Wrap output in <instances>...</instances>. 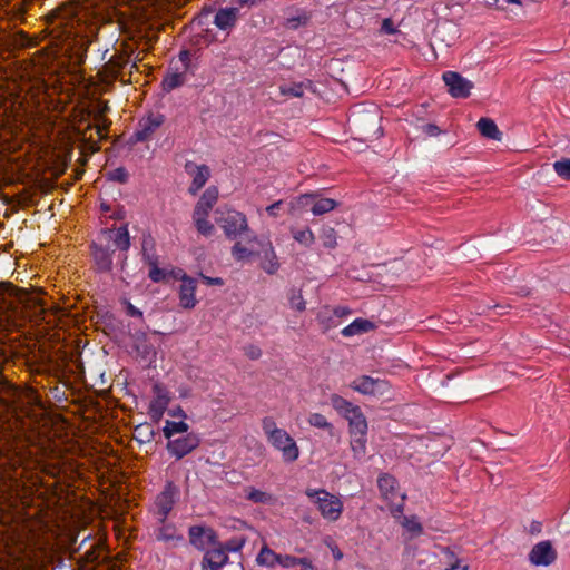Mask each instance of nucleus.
Wrapping results in <instances>:
<instances>
[{
	"mask_svg": "<svg viewBox=\"0 0 570 570\" xmlns=\"http://www.w3.org/2000/svg\"><path fill=\"white\" fill-rule=\"evenodd\" d=\"M0 308L3 312L29 313V317L40 318L45 314V307L40 298L18 288L10 283H6L0 289Z\"/></svg>",
	"mask_w": 570,
	"mask_h": 570,
	"instance_id": "obj_1",
	"label": "nucleus"
},
{
	"mask_svg": "<svg viewBox=\"0 0 570 570\" xmlns=\"http://www.w3.org/2000/svg\"><path fill=\"white\" fill-rule=\"evenodd\" d=\"M381 118L377 107L360 106L351 111L348 124L360 140H375L383 134V129L380 125Z\"/></svg>",
	"mask_w": 570,
	"mask_h": 570,
	"instance_id": "obj_2",
	"label": "nucleus"
},
{
	"mask_svg": "<svg viewBox=\"0 0 570 570\" xmlns=\"http://www.w3.org/2000/svg\"><path fill=\"white\" fill-rule=\"evenodd\" d=\"M216 223L229 239H236L249 230L246 216L235 209L216 210Z\"/></svg>",
	"mask_w": 570,
	"mask_h": 570,
	"instance_id": "obj_3",
	"label": "nucleus"
},
{
	"mask_svg": "<svg viewBox=\"0 0 570 570\" xmlns=\"http://www.w3.org/2000/svg\"><path fill=\"white\" fill-rule=\"evenodd\" d=\"M305 493L308 498H315L314 502L323 518L328 521H336L341 517L343 503L337 497L326 490L307 489Z\"/></svg>",
	"mask_w": 570,
	"mask_h": 570,
	"instance_id": "obj_4",
	"label": "nucleus"
},
{
	"mask_svg": "<svg viewBox=\"0 0 570 570\" xmlns=\"http://www.w3.org/2000/svg\"><path fill=\"white\" fill-rule=\"evenodd\" d=\"M377 485L382 497L391 502V512L394 515L402 514L405 494L399 492L395 478L387 473L381 474L377 480Z\"/></svg>",
	"mask_w": 570,
	"mask_h": 570,
	"instance_id": "obj_5",
	"label": "nucleus"
},
{
	"mask_svg": "<svg viewBox=\"0 0 570 570\" xmlns=\"http://www.w3.org/2000/svg\"><path fill=\"white\" fill-rule=\"evenodd\" d=\"M350 386L361 394L372 396H384L391 391V385L387 381L373 379L368 375H362L355 379Z\"/></svg>",
	"mask_w": 570,
	"mask_h": 570,
	"instance_id": "obj_6",
	"label": "nucleus"
},
{
	"mask_svg": "<svg viewBox=\"0 0 570 570\" xmlns=\"http://www.w3.org/2000/svg\"><path fill=\"white\" fill-rule=\"evenodd\" d=\"M367 422L365 417L357 416L350 425L351 449L354 458L361 460L366 453Z\"/></svg>",
	"mask_w": 570,
	"mask_h": 570,
	"instance_id": "obj_7",
	"label": "nucleus"
},
{
	"mask_svg": "<svg viewBox=\"0 0 570 570\" xmlns=\"http://www.w3.org/2000/svg\"><path fill=\"white\" fill-rule=\"evenodd\" d=\"M449 94L453 98H468L474 87L473 82L462 77L459 72L446 71L442 76Z\"/></svg>",
	"mask_w": 570,
	"mask_h": 570,
	"instance_id": "obj_8",
	"label": "nucleus"
},
{
	"mask_svg": "<svg viewBox=\"0 0 570 570\" xmlns=\"http://www.w3.org/2000/svg\"><path fill=\"white\" fill-rule=\"evenodd\" d=\"M163 115H149L138 122V128L129 138V144L147 141L151 138L155 131L164 124Z\"/></svg>",
	"mask_w": 570,
	"mask_h": 570,
	"instance_id": "obj_9",
	"label": "nucleus"
},
{
	"mask_svg": "<svg viewBox=\"0 0 570 570\" xmlns=\"http://www.w3.org/2000/svg\"><path fill=\"white\" fill-rule=\"evenodd\" d=\"M268 441L273 446L282 451L284 460L293 462L298 458V446L285 430L276 432V434L271 436Z\"/></svg>",
	"mask_w": 570,
	"mask_h": 570,
	"instance_id": "obj_10",
	"label": "nucleus"
},
{
	"mask_svg": "<svg viewBox=\"0 0 570 570\" xmlns=\"http://www.w3.org/2000/svg\"><path fill=\"white\" fill-rule=\"evenodd\" d=\"M177 493V488L171 482H168L164 490L157 495L155 505L157 509V514L159 515L160 523L166 521L168 513L171 511L175 504V498Z\"/></svg>",
	"mask_w": 570,
	"mask_h": 570,
	"instance_id": "obj_11",
	"label": "nucleus"
},
{
	"mask_svg": "<svg viewBox=\"0 0 570 570\" xmlns=\"http://www.w3.org/2000/svg\"><path fill=\"white\" fill-rule=\"evenodd\" d=\"M557 559V551L550 541H541L533 546L529 553V560L534 566H550Z\"/></svg>",
	"mask_w": 570,
	"mask_h": 570,
	"instance_id": "obj_12",
	"label": "nucleus"
},
{
	"mask_svg": "<svg viewBox=\"0 0 570 570\" xmlns=\"http://www.w3.org/2000/svg\"><path fill=\"white\" fill-rule=\"evenodd\" d=\"M199 445V438L195 433H189L168 441L167 450L176 459H181Z\"/></svg>",
	"mask_w": 570,
	"mask_h": 570,
	"instance_id": "obj_13",
	"label": "nucleus"
},
{
	"mask_svg": "<svg viewBox=\"0 0 570 570\" xmlns=\"http://www.w3.org/2000/svg\"><path fill=\"white\" fill-rule=\"evenodd\" d=\"M311 13L305 9L288 7L284 10L283 27L289 30H296L308 24Z\"/></svg>",
	"mask_w": 570,
	"mask_h": 570,
	"instance_id": "obj_14",
	"label": "nucleus"
},
{
	"mask_svg": "<svg viewBox=\"0 0 570 570\" xmlns=\"http://www.w3.org/2000/svg\"><path fill=\"white\" fill-rule=\"evenodd\" d=\"M189 541L197 549H205L208 544L217 543V535L210 528L193 525L189 528Z\"/></svg>",
	"mask_w": 570,
	"mask_h": 570,
	"instance_id": "obj_15",
	"label": "nucleus"
},
{
	"mask_svg": "<svg viewBox=\"0 0 570 570\" xmlns=\"http://www.w3.org/2000/svg\"><path fill=\"white\" fill-rule=\"evenodd\" d=\"M185 170L193 175V183L189 186V193L193 195H196L197 191L204 187V185L207 183L210 171L208 166L206 165H195L191 161H187L185 164Z\"/></svg>",
	"mask_w": 570,
	"mask_h": 570,
	"instance_id": "obj_16",
	"label": "nucleus"
},
{
	"mask_svg": "<svg viewBox=\"0 0 570 570\" xmlns=\"http://www.w3.org/2000/svg\"><path fill=\"white\" fill-rule=\"evenodd\" d=\"M91 254L96 269L101 273L110 272L112 268V254L114 250L108 246L92 243Z\"/></svg>",
	"mask_w": 570,
	"mask_h": 570,
	"instance_id": "obj_17",
	"label": "nucleus"
},
{
	"mask_svg": "<svg viewBox=\"0 0 570 570\" xmlns=\"http://www.w3.org/2000/svg\"><path fill=\"white\" fill-rule=\"evenodd\" d=\"M99 240L107 243L112 240L116 247L121 250H128L130 247V236L127 226H121L118 229H102Z\"/></svg>",
	"mask_w": 570,
	"mask_h": 570,
	"instance_id": "obj_18",
	"label": "nucleus"
},
{
	"mask_svg": "<svg viewBox=\"0 0 570 570\" xmlns=\"http://www.w3.org/2000/svg\"><path fill=\"white\" fill-rule=\"evenodd\" d=\"M331 404L335 410L345 415L350 425H352V421H354V419L356 420L357 416L365 417L358 406L337 394L331 396Z\"/></svg>",
	"mask_w": 570,
	"mask_h": 570,
	"instance_id": "obj_19",
	"label": "nucleus"
},
{
	"mask_svg": "<svg viewBox=\"0 0 570 570\" xmlns=\"http://www.w3.org/2000/svg\"><path fill=\"white\" fill-rule=\"evenodd\" d=\"M196 281L184 276L179 288V303L180 306L190 309L196 305L195 298Z\"/></svg>",
	"mask_w": 570,
	"mask_h": 570,
	"instance_id": "obj_20",
	"label": "nucleus"
},
{
	"mask_svg": "<svg viewBox=\"0 0 570 570\" xmlns=\"http://www.w3.org/2000/svg\"><path fill=\"white\" fill-rule=\"evenodd\" d=\"M228 561V556L222 548L209 550L202 561V570H220Z\"/></svg>",
	"mask_w": 570,
	"mask_h": 570,
	"instance_id": "obj_21",
	"label": "nucleus"
},
{
	"mask_svg": "<svg viewBox=\"0 0 570 570\" xmlns=\"http://www.w3.org/2000/svg\"><path fill=\"white\" fill-rule=\"evenodd\" d=\"M218 198V190L216 187L207 188L199 200L197 202L193 215L208 216L209 212L216 204Z\"/></svg>",
	"mask_w": 570,
	"mask_h": 570,
	"instance_id": "obj_22",
	"label": "nucleus"
},
{
	"mask_svg": "<svg viewBox=\"0 0 570 570\" xmlns=\"http://www.w3.org/2000/svg\"><path fill=\"white\" fill-rule=\"evenodd\" d=\"M238 13L237 8H222L215 13L214 23L220 30L230 29L235 26Z\"/></svg>",
	"mask_w": 570,
	"mask_h": 570,
	"instance_id": "obj_23",
	"label": "nucleus"
},
{
	"mask_svg": "<svg viewBox=\"0 0 570 570\" xmlns=\"http://www.w3.org/2000/svg\"><path fill=\"white\" fill-rule=\"evenodd\" d=\"M257 256L262 257L261 266L269 275L275 274L279 268V263L276 253L269 242L264 245L262 252L256 253Z\"/></svg>",
	"mask_w": 570,
	"mask_h": 570,
	"instance_id": "obj_24",
	"label": "nucleus"
},
{
	"mask_svg": "<svg viewBox=\"0 0 570 570\" xmlns=\"http://www.w3.org/2000/svg\"><path fill=\"white\" fill-rule=\"evenodd\" d=\"M476 128L484 138L497 141L502 139V132L499 130L497 124L490 118H481L476 122Z\"/></svg>",
	"mask_w": 570,
	"mask_h": 570,
	"instance_id": "obj_25",
	"label": "nucleus"
},
{
	"mask_svg": "<svg viewBox=\"0 0 570 570\" xmlns=\"http://www.w3.org/2000/svg\"><path fill=\"white\" fill-rule=\"evenodd\" d=\"M375 328V324L365 318H356L350 325L342 330V334L346 337L367 333Z\"/></svg>",
	"mask_w": 570,
	"mask_h": 570,
	"instance_id": "obj_26",
	"label": "nucleus"
},
{
	"mask_svg": "<svg viewBox=\"0 0 570 570\" xmlns=\"http://www.w3.org/2000/svg\"><path fill=\"white\" fill-rule=\"evenodd\" d=\"M279 90H281V94L284 96H293L296 98L303 97L305 90L314 91L313 83L309 80L284 85L279 88Z\"/></svg>",
	"mask_w": 570,
	"mask_h": 570,
	"instance_id": "obj_27",
	"label": "nucleus"
},
{
	"mask_svg": "<svg viewBox=\"0 0 570 570\" xmlns=\"http://www.w3.org/2000/svg\"><path fill=\"white\" fill-rule=\"evenodd\" d=\"M278 554L269 549L266 544L262 547L259 553L256 557L258 566L272 568L277 563Z\"/></svg>",
	"mask_w": 570,
	"mask_h": 570,
	"instance_id": "obj_28",
	"label": "nucleus"
},
{
	"mask_svg": "<svg viewBox=\"0 0 570 570\" xmlns=\"http://www.w3.org/2000/svg\"><path fill=\"white\" fill-rule=\"evenodd\" d=\"M155 436V430L150 423H141L135 428L134 438L139 443H149Z\"/></svg>",
	"mask_w": 570,
	"mask_h": 570,
	"instance_id": "obj_29",
	"label": "nucleus"
},
{
	"mask_svg": "<svg viewBox=\"0 0 570 570\" xmlns=\"http://www.w3.org/2000/svg\"><path fill=\"white\" fill-rule=\"evenodd\" d=\"M169 399L166 395H158L149 405V415L153 420L159 421L164 414Z\"/></svg>",
	"mask_w": 570,
	"mask_h": 570,
	"instance_id": "obj_30",
	"label": "nucleus"
},
{
	"mask_svg": "<svg viewBox=\"0 0 570 570\" xmlns=\"http://www.w3.org/2000/svg\"><path fill=\"white\" fill-rule=\"evenodd\" d=\"M156 538L159 541L164 542H173L176 540H181V537L177 534V530L173 524H167L165 521L161 523V527L158 529L156 533Z\"/></svg>",
	"mask_w": 570,
	"mask_h": 570,
	"instance_id": "obj_31",
	"label": "nucleus"
},
{
	"mask_svg": "<svg viewBox=\"0 0 570 570\" xmlns=\"http://www.w3.org/2000/svg\"><path fill=\"white\" fill-rule=\"evenodd\" d=\"M338 206V203L332 198H321L312 206V213L316 216L326 214Z\"/></svg>",
	"mask_w": 570,
	"mask_h": 570,
	"instance_id": "obj_32",
	"label": "nucleus"
},
{
	"mask_svg": "<svg viewBox=\"0 0 570 570\" xmlns=\"http://www.w3.org/2000/svg\"><path fill=\"white\" fill-rule=\"evenodd\" d=\"M165 438H167L169 441L171 438L177 433H185L188 431V424L184 421L180 422H174V421H166V424L163 429Z\"/></svg>",
	"mask_w": 570,
	"mask_h": 570,
	"instance_id": "obj_33",
	"label": "nucleus"
},
{
	"mask_svg": "<svg viewBox=\"0 0 570 570\" xmlns=\"http://www.w3.org/2000/svg\"><path fill=\"white\" fill-rule=\"evenodd\" d=\"M185 81V75L183 72H174L167 75L163 80V89L165 91H171L180 87Z\"/></svg>",
	"mask_w": 570,
	"mask_h": 570,
	"instance_id": "obj_34",
	"label": "nucleus"
},
{
	"mask_svg": "<svg viewBox=\"0 0 570 570\" xmlns=\"http://www.w3.org/2000/svg\"><path fill=\"white\" fill-rule=\"evenodd\" d=\"M245 491L246 499L254 503H269L273 500L269 493L257 490L255 488H247Z\"/></svg>",
	"mask_w": 570,
	"mask_h": 570,
	"instance_id": "obj_35",
	"label": "nucleus"
},
{
	"mask_svg": "<svg viewBox=\"0 0 570 570\" xmlns=\"http://www.w3.org/2000/svg\"><path fill=\"white\" fill-rule=\"evenodd\" d=\"M320 238L323 243V246L326 248H335L337 245L336 232L333 227L324 226L321 230Z\"/></svg>",
	"mask_w": 570,
	"mask_h": 570,
	"instance_id": "obj_36",
	"label": "nucleus"
},
{
	"mask_svg": "<svg viewBox=\"0 0 570 570\" xmlns=\"http://www.w3.org/2000/svg\"><path fill=\"white\" fill-rule=\"evenodd\" d=\"M193 219L198 233L204 236H210L213 234L215 227L209 220H207V216L193 215Z\"/></svg>",
	"mask_w": 570,
	"mask_h": 570,
	"instance_id": "obj_37",
	"label": "nucleus"
},
{
	"mask_svg": "<svg viewBox=\"0 0 570 570\" xmlns=\"http://www.w3.org/2000/svg\"><path fill=\"white\" fill-rule=\"evenodd\" d=\"M148 246H154V239L150 236L144 237L142 240V256L145 262L150 266L158 264V258L154 253L148 250Z\"/></svg>",
	"mask_w": 570,
	"mask_h": 570,
	"instance_id": "obj_38",
	"label": "nucleus"
},
{
	"mask_svg": "<svg viewBox=\"0 0 570 570\" xmlns=\"http://www.w3.org/2000/svg\"><path fill=\"white\" fill-rule=\"evenodd\" d=\"M232 255L236 261L240 262L248 259L249 257L256 255V253L238 242L232 247Z\"/></svg>",
	"mask_w": 570,
	"mask_h": 570,
	"instance_id": "obj_39",
	"label": "nucleus"
},
{
	"mask_svg": "<svg viewBox=\"0 0 570 570\" xmlns=\"http://www.w3.org/2000/svg\"><path fill=\"white\" fill-rule=\"evenodd\" d=\"M293 237L306 247L311 246L315 240L314 234L309 228L293 232Z\"/></svg>",
	"mask_w": 570,
	"mask_h": 570,
	"instance_id": "obj_40",
	"label": "nucleus"
},
{
	"mask_svg": "<svg viewBox=\"0 0 570 570\" xmlns=\"http://www.w3.org/2000/svg\"><path fill=\"white\" fill-rule=\"evenodd\" d=\"M308 423L312 426L318 428V429H325L331 434L333 431V425L326 420V417L320 413H314L308 417Z\"/></svg>",
	"mask_w": 570,
	"mask_h": 570,
	"instance_id": "obj_41",
	"label": "nucleus"
},
{
	"mask_svg": "<svg viewBox=\"0 0 570 570\" xmlns=\"http://www.w3.org/2000/svg\"><path fill=\"white\" fill-rule=\"evenodd\" d=\"M402 525L415 537L420 535L423 532L422 524L417 521L415 517H404Z\"/></svg>",
	"mask_w": 570,
	"mask_h": 570,
	"instance_id": "obj_42",
	"label": "nucleus"
},
{
	"mask_svg": "<svg viewBox=\"0 0 570 570\" xmlns=\"http://www.w3.org/2000/svg\"><path fill=\"white\" fill-rule=\"evenodd\" d=\"M553 169L561 178L570 180V158L558 160L553 164Z\"/></svg>",
	"mask_w": 570,
	"mask_h": 570,
	"instance_id": "obj_43",
	"label": "nucleus"
},
{
	"mask_svg": "<svg viewBox=\"0 0 570 570\" xmlns=\"http://www.w3.org/2000/svg\"><path fill=\"white\" fill-rule=\"evenodd\" d=\"M289 304H291L292 308H294V309H296L298 312L305 311L306 304H305V301H304V298L302 296L301 291H297V289H292L291 291Z\"/></svg>",
	"mask_w": 570,
	"mask_h": 570,
	"instance_id": "obj_44",
	"label": "nucleus"
},
{
	"mask_svg": "<svg viewBox=\"0 0 570 570\" xmlns=\"http://www.w3.org/2000/svg\"><path fill=\"white\" fill-rule=\"evenodd\" d=\"M305 563V558H296L289 554H278L277 564L284 568H293Z\"/></svg>",
	"mask_w": 570,
	"mask_h": 570,
	"instance_id": "obj_45",
	"label": "nucleus"
},
{
	"mask_svg": "<svg viewBox=\"0 0 570 570\" xmlns=\"http://www.w3.org/2000/svg\"><path fill=\"white\" fill-rule=\"evenodd\" d=\"M107 175L109 180L117 181L120 184H126L129 178L128 171L124 167H118L109 171Z\"/></svg>",
	"mask_w": 570,
	"mask_h": 570,
	"instance_id": "obj_46",
	"label": "nucleus"
},
{
	"mask_svg": "<svg viewBox=\"0 0 570 570\" xmlns=\"http://www.w3.org/2000/svg\"><path fill=\"white\" fill-rule=\"evenodd\" d=\"M262 428L264 433L267 435V439H269L271 436L276 434V432H279L282 430L276 426L274 419L268 416L263 419Z\"/></svg>",
	"mask_w": 570,
	"mask_h": 570,
	"instance_id": "obj_47",
	"label": "nucleus"
},
{
	"mask_svg": "<svg viewBox=\"0 0 570 570\" xmlns=\"http://www.w3.org/2000/svg\"><path fill=\"white\" fill-rule=\"evenodd\" d=\"M246 543V539L244 537L242 538H233L228 540L224 546V551H230V552H237L242 550L244 544Z\"/></svg>",
	"mask_w": 570,
	"mask_h": 570,
	"instance_id": "obj_48",
	"label": "nucleus"
},
{
	"mask_svg": "<svg viewBox=\"0 0 570 570\" xmlns=\"http://www.w3.org/2000/svg\"><path fill=\"white\" fill-rule=\"evenodd\" d=\"M149 278L155 282H161L166 278V272L157 266V264L150 267L148 273Z\"/></svg>",
	"mask_w": 570,
	"mask_h": 570,
	"instance_id": "obj_49",
	"label": "nucleus"
},
{
	"mask_svg": "<svg viewBox=\"0 0 570 570\" xmlns=\"http://www.w3.org/2000/svg\"><path fill=\"white\" fill-rule=\"evenodd\" d=\"M244 351L246 356L249 357L250 360H257L262 355L261 348L255 345H248L244 348Z\"/></svg>",
	"mask_w": 570,
	"mask_h": 570,
	"instance_id": "obj_50",
	"label": "nucleus"
},
{
	"mask_svg": "<svg viewBox=\"0 0 570 570\" xmlns=\"http://www.w3.org/2000/svg\"><path fill=\"white\" fill-rule=\"evenodd\" d=\"M381 31L386 35H393L396 32V29L394 28V23L392 19L385 18L382 21Z\"/></svg>",
	"mask_w": 570,
	"mask_h": 570,
	"instance_id": "obj_51",
	"label": "nucleus"
},
{
	"mask_svg": "<svg viewBox=\"0 0 570 570\" xmlns=\"http://www.w3.org/2000/svg\"><path fill=\"white\" fill-rule=\"evenodd\" d=\"M422 129L424 134L431 137H435L441 132L440 128L434 124H426L422 127Z\"/></svg>",
	"mask_w": 570,
	"mask_h": 570,
	"instance_id": "obj_52",
	"label": "nucleus"
},
{
	"mask_svg": "<svg viewBox=\"0 0 570 570\" xmlns=\"http://www.w3.org/2000/svg\"><path fill=\"white\" fill-rule=\"evenodd\" d=\"M283 205V202L282 200H278V202H275L274 204H272L271 206H268L266 208V212L273 216V217H277L278 216V209L281 208V206Z\"/></svg>",
	"mask_w": 570,
	"mask_h": 570,
	"instance_id": "obj_53",
	"label": "nucleus"
},
{
	"mask_svg": "<svg viewBox=\"0 0 570 570\" xmlns=\"http://www.w3.org/2000/svg\"><path fill=\"white\" fill-rule=\"evenodd\" d=\"M202 278L207 285L222 286L224 284V281L220 277H209V276L202 275Z\"/></svg>",
	"mask_w": 570,
	"mask_h": 570,
	"instance_id": "obj_54",
	"label": "nucleus"
},
{
	"mask_svg": "<svg viewBox=\"0 0 570 570\" xmlns=\"http://www.w3.org/2000/svg\"><path fill=\"white\" fill-rule=\"evenodd\" d=\"M137 350L146 357L150 354H155L154 350L146 343L137 345Z\"/></svg>",
	"mask_w": 570,
	"mask_h": 570,
	"instance_id": "obj_55",
	"label": "nucleus"
},
{
	"mask_svg": "<svg viewBox=\"0 0 570 570\" xmlns=\"http://www.w3.org/2000/svg\"><path fill=\"white\" fill-rule=\"evenodd\" d=\"M333 313L337 317H344L351 314V309L346 306H337L334 308Z\"/></svg>",
	"mask_w": 570,
	"mask_h": 570,
	"instance_id": "obj_56",
	"label": "nucleus"
},
{
	"mask_svg": "<svg viewBox=\"0 0 570 570\" xmlns=\"http://www.w3.org/2000/svg\"><path fill=\"white\" fill-rule=\"evenodd\" d=\"M127 313L132 317H142V312L136 308L132 304H128Z\"/></svg>",
	"mask_w": 570,
	"mask_h": 570,
	"instance_id": "obj_57",
	"label": "nucleus"
},
{
	"mask_svg": "<svg viewBox=\"0 0 570 570\" xmlns=\"http://www.w3.org/2000/svg\"><path fill=\"white\" fill-rule=\"evenodd\" d=\"M468 564H462L461 561H455L446 570H468Z\"/></svg>",
	"mask_w": 570,
	"mask_h": 570,
	"instance_id": "obj_58",
	"label": "nucleus"
},
{
	"mask_svg": "<svg viewBox=\"0 0 570 570\" xmlns=\"http://www.w3.org/2000/svg\"><path fill=\"white\" fill-rule=\"evenodd\" d=\"M189 56H190V53L188 50H184L179 53V59L185 65V67H187V65L189 62Z\"/></svg>",
	"mask_w": 570,
	"mask_h": 570,
	"instance_id": "obj_59",
	"label": "nucleus"
},
{
	"mask_svg": "<svg viewBox=\"0 0 570 570\" xmlns=\"http://www.w3.org/2000/svg\"><path fill=\"white\" fill-rule=\"evenodd\" d=\"M259 0H235L236 3L240 4V6H254L258 2Z\"/></svg>",
	"mask_w": 570,
	"mask_h": 570,
	"instance_id": "obj_60",
	"label": "nucleus"
},
{
	"mask_svg": "<svg viewBox=\"0 0 570 570\" xmlns=\"http://www.w3.org/2000/svg\"><path fill=\"white\" fill-rule=\"evenodd\" d=\"M301 566H302L301 570H315L312 562L307 558H305V563H301Z\"/></svg>",
	"mask_w": 570,
	"mask_h": 570,
	"instance_id": "obj_61",
	"label": "nucleus"
},
{
	"mask_svg": "<svg viewBox=\"0 0 570 570\" xmlns=\"http://www.w3.org/2000/svg\"><path fill=\"white\" fill-rule=\"evenodd\" d=\"M314 198V195L312 194H305L303 196H301L299 200L302 202V204H308V200Z\"/></svg>",
	"mask_w": 570,
	"mask_h": 570,
	"instance_id": "obj_62",
	"label": "nucleus"
},
{
	"mask_svg": "<svg viewBox=\"0 0 570 570\" xmlns=\"http://www.w3.org/2000/svg\"><path fill=\"white\" fill-rule=\"evenodd\" d=\"M333 556L336 560H340L343 558V553L341 552L340 549H336V550H333Z\"/></svg>",
	"mask_w": 570,
	"mask_h": 570,
	"instance_id": "obj_63",
	"label": "nucleus"
},
{
	"mask_svg": "<svg viewBox=\"0 0 570 570\" xmlns=\"http://www.w3.org/2000/svg\"><path fill=\"white\" fill-rule=\"evenodd\" d=\"M86 554H87V559H88L89 561H95V560H96L95 551H92V550H91V551H88V552H86Z\"/></svg>",
	"mask_w": 570,
	"mask_h": 570,
	"instance_id": "obj_64",
	"label": "nucleus"
}]
</instances>
